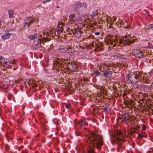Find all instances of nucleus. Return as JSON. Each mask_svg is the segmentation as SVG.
Instances as JSON below:
<instances>
[{
    "label": "nucleus",
    "mask_w": 153,
    "mask_h": 153,
    "mask_svg": "<svg viewBox=\"0 0 153 153\" xmlns=\"http://www.w3.org/2000/svg\"><path fill=\"white\" fill-rule=\"evenodd\" d=\"M8 13L9 15V17L10 18H12L13 17V10H9L8 11Z\"/></svg>",
    "instance_id": "nucleus-18"
},
{
    "label": "nucleus",
    "mask_w": 153,
    "mask_h": 153,
    "mask_svg": "<svg viewBox=\"0 0 153 153\" xmlns=\"http://www.w3.org/2000/svg\"><path fill=\"white\" fill-rule=\"evenodd\" d=\"M152 88L153 89V82L152 84Z\"/></svg>",
    "instance_id": "nucleus-36"
},
{
    "label": "nucleus",
    "mask_w": 153,
    "mask_h": 153,
    "mask_svg": "<svg viewBox=\"0 0 153 153\" xmlns=\"http://www.w3.org/2000/svg\"><path fill=\"white\" fill-rule=\"evenodd\" d=\"M125 134L123 133L121 131H119L117 132L116 136L115 137V140L117 141V144H121L124 141L123 138L125 137Z\"/></svg>",
    "instance_id": "nucleus-3"
},
{
    "label": "nucleus",
    "mask_w": 153,
    "mask_h": 153,
    "mask_svg": "<svg viewBox=\"0 0 153 153\" xmlns=\"http://www.w3.org/2000/svg\"><path fill=\"white\" fill-rule=\"evenodd\" d=\"M77 136L79 135V134H77Z\"/></svg>",
    "instance_id": "nucleus-42"
},
{
    "label": "nucleus",
    "mask_w": 153,
    "mask_h": 153,
    "mask_svg": "<svg viewBox=\"0 0 153 153\" xmlns=\"http://www.w3.org/2000/svg\"><path fill=\"white\" fill-rule=\"evenodd\" d=\"M67 68L69 70L73 71H76L77 70V66L74 62L68 63L67 65Z\"/></svg>",
    "instance_id": "nucleus-7"
},
{
    "label": "nucleus",
    "mask_w": 153,
    "mask_h": 153,
    "mask_svg": "<svg viewBox=\"0 0 153 153\" xmlns=\"http://www.w3.org/2000/svg\"><path fill=\"white\" fill-rule=\"evenodd\" d=\"M146 129V127L144 125H143L142 129L143 130H145Z\"/></svg>",
    "instance_id": "nucleus-27"
},
{
    "label": "nucleus",
    "mask_w": 153,
    "mask_h": 153,
    "mask_svg": "<svg viewBox=\"0 0 153 153\" xmlns=\"http://www.w3.org/2000/svg\"><path fill=\"white\" fill-rule=\"evenodd\" d=\"M40 36L41 37H42V35H40Z\"/></svg>",
    "instance_id": "nucleus-41"
},
{
    "label": "nucleus",
    "mask_w": 153,
    "mask_h": 153,
    "mask_svg": "<svg viewBox=\"0 0 153 153\" xmlns=\"http://www.w3.org/2000/svg\"><path fill=\"white\" fill-rule=\"evenodd\" d=\"M113 19L114 21H115L116 20V19H115V18H114Z\"/></svg>",
    "instance_id": "nucleus-38"
},
{
    "label": "nucleus",
    "mask_w": 153,
    "mask_h": 153,
    "mask_svg": "<svg viewBox=\"0 0 153 153\" xmlns=\"http://www.w3.org/2000/svg\"><path fill=\"white\" fill-rule=\"evenodd\" d=\"M9 32V30H7L6 31V32Z\"/></svg>",
    "instance_id": "nucleus-39"
},
{
    "label": "nucleus",
    "mask_w": 153,
    "mask_h": 153,
    "mask_svg": "<svg viewBox=\"0 0 153 153\" xmlns=\"http://www.w3.org/2000/svg\"><path fill=\"white\" fill-rule=\"evenodd\" d=\"M106 22H108V21H107V20H106Z\"/></svg>",
    "instance_id": "nucleus-43"
},
{
    "label": "nucleus",
    "mask_w": 153,
    "mask_h": 153,
    "mask_svg": "<svg viewBox=\"0 0 153 153\" xmlns=\"http://www.w3.org/2000/svg\"><path fill=\"white\" fill-rule=\"evenodd\" d=\"M109 110V108L106 107H105L104 108H103V110L105 111H108V110Z\"/></svg>",
    "instance_id": "nucleus-26"
},
{
    "label": "nucleus",
    "mask_w": 153,
    "mask_h": 153,
    "mask_svg": "<svg viewBox=\"0 0 153 153\" xmlns=\"http://www.w3.org/2000/svg\"><path fill=\"white\" fill-rule=\"evenodd\" d=\"M33 21L32 18L29 17H27L25 20V24L30 25Z\"/></svg>",
    "instance_id": "nucleus-14"
},
{
    "label": "nucleus",
    "mask_w": 153,
    "mask_h": 153,
    "mask_svg": "<svg viewBox=\"0 0 153 153\" xmlns=\"http://www.w3.org/2000/svg\"><path fill=\"white\" fill-rule=\"evenodd\" d=\"M13 34L11 33H6L3 34L1 36V39L4 40L8 39L11 35H13Z\"/></svg>",
    "instance_id": "nucleus-10"
},
{
    "label": "nucleus",
    "mask_w": 153,
    "mask_h": 153,
    "mask_svg": "<svg viewBox=\"0 0 153 153\" xmlns=\"http://www.w3.org/2000/svg\"><path fill=\"white\" fill-rule=\"evenodd\" d=\"M3 59V57L1 56H0V61L2 60Z\"/></svg>",
    "instance_id": "nucleus-34"
},
{
    "label": "nucleus",
    "mask_w": 153,
    "mask_h": 153,
    "mask_svg": "<svg viewBox=\"0 0 153 153\" xmlns=\"http://www.w3.org/2000/svg\"><path fill=\"white\" fill-rule=\"evenodd\" d=\"M74 14H71L69 16V19L70 21H73L74 18L75 17Z\"/></svg>",
    "instance_id": "nucleus-21"
},
{
    "label": "nucleus",
    "mask_w": 153,
    "mask_h": 153,
    "mask_svg": "<svg viewBox=\"0 0 153 153\" xmlns=\"http://www.w3.org/2000/svg\"><path fill=\"white\" fill-rule=\"evenodd\" d=\"M119 41L120 42L119 44L122 43L125 46L132 43V42L130 39L129 37L126 35H125L122 39H120Z\"/></svg>",
    "instance_id": "nucleus-5"
},
{
    "label": "nucleus",
    "mask_w": 153,
    "mask_h": 153,
    "mask_svg": "<svg viewBox=\"0 0 153 153\" xmlns=\"http://www.w3.org/2000/svg\"><path fill=\"white\" fill-rule=\"evenodd\" d=\"M38 34L37 33H35L33 35L29 36L28 38L31 40H33L37 37Z\"/></svg>",
    "instance_id": "nucleus-16"
},
{
    "label": "nucleus",
    "mask_w": 153,
    "mask_h": 153,
    "mask_svg": "<svg viewBox=\"0 0 153 153\" xmlns=\"http://www.w3.org/2000/svg\"><path fill=\"white\" fill-rule=\"evenodd\" d=\"M152 47L153 48V46H152Z\"/></svg>",
    "instance_id": "nucleus-47"
},
{
    "label": "nucleus",
    "mask_w": 153,
    "mask_h": 153,
    "mask_svg": "<svg viewBox=\"0 0 153 153\" xmlns=\"http://www.w3.org/2000/svg\"><path fill=\"white\" fill-rule=\"evenodd\" d=\"M131 55L130 53H128L125 52L122 56L121 58L123 59H127Z\"/></svg>",
    "instance_id": "nucleus-15"
},
{
    "label": "nucleus",
    "mask_w": 153,
    "mask_h": 153,
    "mask_svg": "<svg viewBox=\"0 0 153 153\" xmlns=\"http://www.w3.org/2000/svg\"><path fill=\"white\" fill-rule=\"evenodd\" d=\"M75 37L77 38H79L81 35V31L79 30H75L73 31Z\"/></svg>",
    "instance_id": "nucleus-11"
},
{
    "label": "nucleus",
    "mask_w": 153,
    "mask_h": 153,
    "mask_svg": "<svg viewBox=\"0 0 153 153\" xmlns=\"http://www.w3.org/2000/svg\"><path fill=\"white\" fill-rule=\"evenodd\" d=\"M129 119V115L127 114L123 113L122 114L121 120L122 122H125L128 120Z\"/></svg>",
    "instance_id": "nucleus-9"
},
{
    "label": "nucleus",
    "mask_w": 153,
    "mask_h": 153,
    "mask_svg": "<svg viewBox=\"0 0 153 153\" xmlns=\"http://www.w3.org/2000/svg\"><path fill=\"white\" fill-rule=\"evenodd\" d=\"M101 93H104V90L103 88H102V90H101Z\"/></svg>",
    "instance_id": "nucleus-33"
},
{
    "label": "nucleus",
    "mask_w": 153,
    "mask_h": 153,
    "mask_svg": "<svg viewBox=\"0 0 153 153\" xmlns=\"http://www.w3.org/2000/svg\"><path fill=\"white\" fill-rule=\"evenodd\" d=\"M149 28L153 30V24L149 25Z\"/></svg>",
    "instance_id": "nucleus-29"
},
{
    "label": "nucleus",
    "mask_w": 153,
    "mask_h": 153,
    "mask_svg": "<svg viewBox=\"0 0 153 153\" xmlns=\"http://www.w3.org/2000/svg\"><path fill=\"white\" fill-rule=\"evenodd\" d=\"M121 151V149H120V148H119L118 149V151L120 152Z\"/></svg>",
    "instance_id": "nucleus-35"
},
{
    "label": "nucleus",
    "mask_w": 153,
    "mask_h": 153,
    "mask_svg": "<svg viewBox=\"0 0 153 153\" xmlns=\"http://www.w3.org/2000/svg\"><path fill=\"white\" fill-rule=\"evenodd\" d=\"M116 45V44L115 43L113 45V46H115V45Z\"/></svg>",
    "instance_id": "nucleus-40"
},
{
    "label": "nucleus",
    "mask_w": 153,
    "mask_h": 153,
    "mask_svg": "<svg viewBox=\"0 0 153 153\" xmlns=\"http://www.w3.org/2000/svg\"><path fill=\"white\" fill-rule=\"evenodd\" d=\"M8 137H10V136H9V135H8Z\"/></svg>",
    "instance_id": "nucleus-46"
},
{
    "label": "nucleus",
    "mask_w": 153,
    "mask_h": 153,
    "mask_svg": "<svg viewBox=\"0 0 153 153\" xmlns=\"http://www.w3.org/2000/svg\"><path fill=\"white\" fill-rule=\"evenodd\" d=\"M94 75L96 76H97L99 75L100 73V72H99L98 71L95 70L93 72Z\"/></svg>",
    "instance_id": "nucleus-22"
},
{
    "label": "nucleus",
    "mask_w": 153,
    "mask_h": 153,
    "mask_svg": "<svg viewBox=\"0 0 153 153\" xmlns=\"http://www.w3.org/2000/svg\"><path fill=\"white\" fill-rule=\"evenodd\" d=\"M88 119H85L82 120L79 123L80 124V128L83 127V126L87 125L88 124Z\"/></svg>",
    "instance_id": "nucleus-13"
},
{
    "label": "nucleus",
    "mask_w": 153,
    "mask_h": 153,
    "mask_svg": "<svg viewBox=\"0 0 153 153\" xmlns=\"http://www.w3.org/2000/svg\"><path fill=\"white\" fill-rule=\"evenodd\" d=\"M104 76L106 77L110 76L112 74V72L110 71H105L103 73Z\"/></svg>",
    "instance_id": "nucleus-17"
},
{
    "label": "nucleus",
    "mask_w": 153,
    "mask_h": 153,
    "mask_svg": "<svg viewBox=\"0 0 153 153\" xmlns=\"http://www.w3.org/2000/svg\"><path fill=\"white\" fill-rule=\"evenodd\" d=\"M131 53L133 56L139 58H142L143 56L141 51L139 49H133L132 50Z\"/></svg>",
    "instance_id": "nucleus-6"
},
{
    "label": "nucleus",
    "mask_w": 153,
    "mask_h": 153,
    "mask_svg": "<svg viewBox=\"0 0 153 153\" xmlns=\"http://www.w3.org/2000/svg\"><path fill=\"white\" fill-rule=\"evenodd\" d=\"M140 86L141 87L144 88H147V86L144 85H140Z\"/></svg>",
    "instance_id": "nucleus-24"
},
{
    "label": "nucleus",
    "mask_w": 153,
    "mask_h": 153,
    "mask_svg": "<svg viewBox=\"0 0 153 153\" xmlns=\"http://www.w3.org/2000/svg\"><path fill=\"white\" fill-rule=\"evenodd\" d=\"M95 45H96V43H95Z\"/></svg>",
    "instance_id": "nucleus-44"
},
{
    "label": "nucleus",
    "mask_w": 153,
    "mask_h": 153,
    "mask_svg": "<svg viewBox=\"0 0 153 153\" xmlns=\"http://www.w3.org/2000/svg\"><path fill=\"white\" fill-rule=\"evenodd\" d=\"M143 137V135L142 134H139L138 137L140 139H142Z\"/></svg>",
    "instance_id": "nucleus-28"
},
{
    "label": "nucleus",
    "mask_w": 153,
    "mask_h": 153,
    "mask_svg": "<svg viewBox=\"0 0 153 153\" xmlns=\"http://www.w3.org/2000/svg\"><path fill=\"white\" fill-rule=\"evenodd\" d=\"M117 41V38H116L114 39L113 42H116Z\"/></svg>",
    "instance_id": "nucleus-32"
},
{
    "label": "nucleus",
    "mask_w": 153,
    "mask_h": 153,
    "mask_svg": "<svg viewBox=\"0 0 153 153\" xmlns=\"http://www.w3.org/2000/svg\"><path fill=\"white\" fill-rule=\"evenodd\" d=\"M85 129L86 131L85 134L88 136L87 139L89 147L87 149V153H95L93 147H96L98 149H100L102 144V137L88 131L87 129Z\"/></svg>",
    "instance_id": "nucleus-1"
},
{
    "label": "nucleus",
    "mask_w": 153,
    "mask_h": 153,
    "mask_svg": "<svg viewBox=\"0 0 153 153\" xmlns=\"http://www.w3.org/2000/svg\"><path fill=\"white\" fill-rule=\"evenodd\" d=\"M126 79L134 84L138 83L140 79V74L138 73L131 72L126 76Z\"/></svg>",
    "instance_id": "nucleus-2"
},
{
    "label": "nucleus",
    "mask_w": 153,
    "mask_h": 153,
    "mask_svg": "<svg viewBox=\"0 0 153 153\" xmlns=\"http://www.w3.org/2000/svg\"><path fill=\"white\" fill-rule=\"evenodd\" d=\"M97 11H94L92 12V15L94 16H96L97 15Z\"/></svg>",
    "instance_id": "nucleus-23"
},
{
    "label": "nucleus",
    "mask_w": 153,
    "mask_h": 153,
    "mask_svg": "<svg viewBox=\"0 0 153 153\" xmlns=\"http://www.w3.org/2000/svg\"><path fill=\"white\" fill-rule=\"evenodd\" d=\"M68 48H67V49L65 50V48L63 46H59L58 49V51L59 52H67L68 53H71L72 52V49L69 47H68Z\"/></svg>",
    "instance_id": "nucleus-8"
},
{
    "label": "nucleus",
    "mask_w": 153,
    "mask_h": 153,
    "mask_svg": "<svg viewBox=\"0 0 153 153\" xmlns=\"http://www.w3.org/2000/svg\"><path fill=\"white\" fill-rule=\"evenodd\" d=\"M95 34L96 35L98 36L100 34V33L99 32H96L95 33Z\"/></svg>",
    "instance_id": "nucleus-31"
},
{
    "label": "nucleus",
    "mask_w": 153,
    "mask_h": 153,
    "mask_svg": "<svg viewBox=\"0 0 153 153\" xmlns=\"http://www.w3.org/2000/svg\"><path fill=\"white\" fill-rule=\"evenodd\" d=\"M12 64H13V62H12Z\"/></svg>",
    "instance_id": "nucleus-45"
},
{
    "label": "nucleus",
    "mask_w": 153,
    "mask_h": 153,
    "mask_svg": "<svg viewBox=\"0 0 153 153\" xmlns=\"http://www.w3.org/2000/svg\"><path fill=\"white\" fill-rule=\"evenodd\" d=\"M51 1V0H47V1H44L42 3L43 4H44L48 2H49V1Z\"/></svg>",
    "instance_id": "nucleus-30"
},
{
    "label": "nucleus",
    "mask_w": 153,
    "mask_h": 153,
    "mask_svg": "<svg viewBox=\"0 0 153 153\" xmlns=\"http://www.w3.org/2000/svg\"><path fill=\"white\" fill-rule=\"evenodd\" d=\"M70 106V105L69 103H67L65 105V107L67 108H69Z\"/></svg>",
    "instance_id": "nucleus-25"
},
{
    "label": "nucleus",
    "mask_w": 153,
    "mask_h": 153,
    "mask_svg": "<svg viewBox=\"0 0 153 153\" xmlns=\"http://www.w3.org/2000/svg\"><path fill=\"white\" fill-rule=\"evenodd\" d=\"M2 22V21H0V28L1 27V22Z\"/></svg>",
    "instance_id": "nucleus-37"
},
{
    "label": "nucleus",
    "mask_w": 153,
    "mask_h": 153,
    "mask_svg": "<svg viewBox=\"0 0 153 153\" xmlns=\"http://www.w3.org/2000/svg\"><path fill=\"white\" fill-rule=\"evenodd\" d=\"M7 65H8L9 67L11 66L12 65H10L11 63L9 59H7L6 61L4 62Z\"/></svg>",
    "instance_id": "nucleus-19"
},
{
    "label": "nucleus",
    "mask_w": 153,
    "mask_h": 153,
    "mask_svg": "<svg viewBox=\"0 0 153 153\" xmlns=\"http://www.w3.org/2000/svg\"><path fill=\"white\" fill-rule=\"evenodd\" d=\"M62 26V25H61L60 23L59 22L57 28V32L59 33H60L63 31V29Z\"/></svg>",
    "instance_id": "nucleus-12"
},
{
    "label": "nucleus",
    "mask_w": 153,
    "mask_h": 153,
    "mask_svg": "<svg viewBox=\"0 0 153 153\" xmlns=\"http://www.w3.org/2000/svg\"><path fill=\"white\" fill-rule=\"evenodd\" d=\"M87 6L85 2H76L74 4V8L75 10L79 11L87 8Z\"/></svg>",
    "instance_id": "nucleus-4"
},
{
    "label": "nucleus",
    "mask_w": 153,
    "mask_h": 153,
    "mask_svg": "<svg viewBox=\"0 0 153 153\" xmlns=\"http://www.w3.org/2000/svg\"><path fill=\"white\" fill-rule=\"evenodd\" d=\"M106 43L107 45L110 44L111 45H112L113 42V41L111 39H110L109 38L107 40L106 42Z\"/></svg>",
    "instance_id": "nucleus-20"
}]
</instances>
